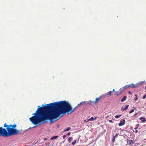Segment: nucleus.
Instances as JSON below:
<instances>
[{
	"label": "nucleus",
	"mask_w": 146,
	"mask_h": 146,
	"mask_svg": "<svg viewBox=\"0 0 146 146\" xmlns=\"http://www.w3.org/2000/svg\"><path fill=\"white\" fill-rule=\"evenodd\" d=\"M40 106H38V108L35 113L32 114L34 115L29 118L33 124L36 125L45 120L51 122L53 119L57 118V102L47 104L42 107L39 108Z\"/></svg>",
	"instance_id": "nucleus-1"
},
{
	"label": "nucleus",
	"mask_w": 146,
	"mask_h": 146,
	"mask_svg": "<svg viewBox=\"0 0 146 146\" xmlns=\"http://www.w3.org/2000/svg\"><path fill=\"white\" fill-rule=\"evenodd\" d=\"M75 108L72 109L71 105L65 101L57 102V118L61 114L74 112Z\"/></svg>",
	"instance_id": "nucleus-2"
},
{
	"label": "nucleus",
	"mask_w": 146,
	"mask_h": 146,
	"mask_svg": "<svg viewBox=\"0 0 146 146\" xmlns=\"http://www.w3.org/2000/svg\"><path fill=\"white\" fill-rule=\"evenodd\" d=\"M3 126L6 127V129L0 127V136L5 137H8L13 135L19 134L22 130L10 127L9 125L5 123Z\"/></svg>",
	"instance_id": "nucleus-3"
},
{
	"label": "nucleus",
	"mask_w": 146,
	"mask_h": 146,
	"mask_svg": "<svg viewBox=\"0 0 146 146\" xmlns=\"http://www.w3.org/2000/svg\"><path fill=\"white\" fill-rule=\"evenodd\" d=\"M125 123V120L123 119H122L120 121V123L119 124V126H122Z\"/></svg>",
	"instance_id": "nucleus-4"
},
{
	"label": "nucleus",
	"mask_w": 146,
	"mask_h": 146,
	"mask_svg": "<svg viewBox=\"0 0 146 146\" xmlns=\"http://www.w3.org/2000/svg\"><path fill=\"white\" fill-rule=\"evenodd\" d=\"M96 119V117H95V118H94L93 117H92L91 118H90L88 119L87 120V121H86V122H88V121H94V120H95Z\"/></svg>",
	"instance_id": "nucleus-5"
},
{
	"label": "nucleus",
	"mask_w": 146,
	"mask_h": 146,
	"mask_svg": "<svg viewBox=\"0 0 146 146\" xmlns=\"http://www.w3.org/2000/svg\"><path fill=\"white\" fill-rule=\"evenodd\" d=\"M131 88H136L138 87V84L137 83L135 84H133L132 83L131 84Z\"/></svg>",
	"instance_id": "nucleus-6"
},
{
	"label": "nucleus",
	"mask_w": 146,
	"mask_h": 146,
	"mask_svg": "<svg viewBox=\"0 0 146 146\" xmlns=\"http://www.w3.org/2000/svg\"><path fill=\"white\" fill-rule=\"evenodd\" d=\"M127 143L129 145H132L134 143V142L132 140H128L127 141Z\"/></svg>",
	"instance_id": "nucleus-7"
},
{
	"label": "nucleus",
	"mask_w": 146,
	"mask_h": 146,
	"mask_svg": "<svg viewBox=\"0 0 146 146\" xmlns=\"http://www.w3.org/2000/svg\"><path fill=\"white\" fill-rule=\"evenodd\" d=\"M125 87H122L121 88H120L119 90V92L121 93V94L123 91L125 90Z\"/></svg>",
	"instance_id": "nucleus-8"
},
{
	"label": "nucleus",
	"mask_w": 146,
	"mask_h": 146,
	"mask_svg": "<svg viewBox=\"0 0 146 146\" xmlns=\"http://www.w3.org/2000/svg\"><path fill=\"white\" fill-rule=\"evenodd\" d=\"M131 84H129V85H126L124 87H125V89H127L129 88H131Z\"/></svg>",
	"instance_id": "nucleus-9"
},
{
	"label": "nucleus",
	"mask_w": 146,
	"mask_h": 146,
	"mask_svg": "<svg viewBox=\"0 0 146 146\" xmlns=\"http://www.w3.org/2000/svg\"><path fill=\"white\" fill-rule=\"evenodd\" d=\"M86 102V101H84V102L82 101L81 102L80 104H78V106H79L80 105H81V106L83 105Z\"/></svg>",
	"instance_id": "nucleus-10"
},
{
	"label": "nucleus",
	"mask_w": 146,
	"mask_h": 146,
	"mask_svg": "<svg viewBox=\"0 0 146 146\" xmlns=\"http://www.w3.org/2000/svg\"><path fill=\"white\" fill-rule=\"evenodd\" d=\"M127 97L126 96H124L123 98L121 99V102H123L126 99Z\"/></svg>",
	"instance_id": "nucleus-11"
},
{
	"label": "nucleus",
	"mask_w": 146,
	"mask_h": 146,
	"mask_svg": "<svg viewBox=\"0 0 146 146\" xmlns=\"http://www.w3.org/2000/svg\"><path fill=\"white\" fill-rule=\"evenodd\" d=\"M139 119L141 120L143 122H145L146 121L145 119L143 117H141L139 118Z\"/></svg>",
	"instance_id": "nucleus-12"
},
{
	"label": "nucleus",
	"mask_w": 146,
	"mask_h": 146,
	"mask_svg": "<svg viewBox=\"0 0 146 146\" xmlns=\"http://www.w3.org/2000/svg\"><path fill=\"white\" fill-rule=\"evenodd\" d=\"M115 94L117 96H119L121 94V93L119 91H116L115 92Z\"/></svg>",
	"instance_id": "nucleus-13"
},
{
	"label": "nucleus",
	"mask_w": 146,
	"mask_h": 146,
	"mask_svg": "<svg viewBox=\"0 0 146 146\" xmlns=\"http://www.w3.org/2000/svg\"><path fill=\"white\" fill-rule=\"evenodd\" d=\"M9 126H10V127H12L13 128H15L17 127V125L16 124H11L9 125Z\"/></svg>",
	"instance_id": "nucleus-14"
},
{
	"label": "nucleus",
	"mask_w": 146,
	"mask_h": 146,
	"mask_svg": "<svg viewBox=\"0 0 146 146\" xmlns=\"http://www.w3.org/2000/svg\"><path fill=\"white\" fill-rule=\"evenodd\" d=\"M128 107L129 105H127L125 108H121V110L123 111L126 110L128 109Z\"/></svg>",
	"instance_id": "nucleus-15"
},
{
	"label": "nucleus",
	"mask_w": 146,
	"mask_h": 146,
	"mask_svg": "<svg viewBox=\"0 0 146 146\" xmlns=\"http://www.w3.org/2000/svg\"><path fill=\"white\" fill-rule=\"evenodd\" d=\"M112 91H110L109 92H108V93H106V94L108 96H111L112 95Z\"/></svg>",
	"instance_id": "nucleus-16"
},
{
	"label": "nucleus",
	"mask_w": 146,
	"mask_h": 146,
	"mask_svg": "<svg viewBox=\"0 0 146 146\" xmlns=\"http://www.w3.org/2000/svg\"><path fill=\"white\" fill-rule=\"evenodd\" d=\"M71 128L70 127H68L67 129H65L64 131H63V132H66V131H68L69 130H70V129H71Z\"/></svg>",
	"instance_id": "nucleus-17"
},
{
	"label": "nucleus",
	"mask_w": 146,
	"mask_h": 146,
	"mask_svg": "<svg viewBox=\"0 0 146 146\" xmlns=\"http://www.w3.org/2000/svg\"><path fill=\"white\" fill-rule=\"evenodd\" d=\"M58 137V136H53L52 137H51L50 139H51V140H54V139H56L57 137Z\"/></svg>",
	"instance_id": "nucleus-18"
},
{
	"label": "nucleus",
	"mask_w": 146,
	"mask_h": 146,
	"mask_svg": "<svg viewBox=\"0 0 146 146\" xmlns=\"http://www.w3.org/2000/svg\"><path fill=\"white\" fill-rule=\"evenodd\" d=\"M72 139V137H70L68 139V140L69 143H70L71 142V141Z\"/></svg>",
	"instance_id": "nucleus-19"
},
{
	"label": "nucleus",
	"mask_w": 146,
	"mask_h": 146,
	"mask_svg": "<svg viewBox=\"0 0 146 146\" xmlns=\"http://www.w3.org/2000/svg\"><path fill=\"white\" fill-rule=\"evenodd\" d=\"M135 98L134 99V100L135 101H137L138 100V97L137 95L136 94H135Z\"/></svg>",
	"instance_id": "nucleus-20"
},
{
	"label": "nucleus",
	"mask_w": 146,
	"mask_h": 146,
	"mask_svg": "<svg viewBox=\"0 0 146 146\" xmlns=\"http://www.w3.org/2000/svg\"><path fill=\"white\" fill-rule=\"evenodd\" d=\"M76 140H74V141L72 142V144L73 145H75L76 144Z\"/></svg>",
	"instance_id": "nucleus-21"
},
{
	"label": "nucleus",
	"mask_w": 146,
	"mask_h": 146,
	"mask_svg": "<svg viewBox=\"0 0 146 146\" xmlns=\"http://www.w3.org/2000/svg\"><path fill=\"white\" fill-rule=\"evenodd\" d=\"M101 97V96L99 98H97L96 99V101L95 102L96 103L99 100L100 98Z\"/></svg>",
	"instance_id": "nucleus-22"
},
{
	"label": "nucleus",
	"mask_w": 146,
	"mask_h": 146,
	"mask_svg": "<svg viewBox=\"0 0 146 146\" xmlns=\"http://www.w3.org/2000/svg\"><path fill=\"white\" fill-rule=\"evenodd\" d=\"M121 115H117L115 116V117L116 118H119L121 116Z\"/></svg>",
	"instance_id": "nucleus-23"
},
{
	"label": "nucleus",
	"mask_w": 146,
	"mask_h": 146,
	"mask_svg": "<svg viewBox=\"0 0 146 146\" xmlns=\"http://www.w3.org/2000/svg\"><path fill=\"white\" fill-rule=\"evenodd\" d=\"M119 135V133L116 134V135H115L113 137L115 138L117 137L118 136V135Z\"/></svg>",
	"instance_id": "nucleus-24"
},
{
	"label": "nucleus",
	"mask_w": 146,
	"mask_h": 146,
	"mask_svg": "<svg viewBox=\"0 0 146 146\" xmlns=\"http://www.w3.org/2000/svg\"><path fill=\"white\" fill-rule=\"evenodd\" d=\"M143 82V81H141V82H139V83H137L138 84V85H140V84H142Z\"/></svg>",
	"instance_id": "nucleus-25"
},
{
	"label": "nucleus",
	"mask_w": 146,
	"mask_h": 146,
	"mask_svg": "<svg viewBox=\"0 0 146 146\" xmlns=\"http://www.w3.org/2000/svg\"><path fill=\"white\" fill-rule=\"evenodd\" d=\"M115 141V138L114 137H113L112 139V141L113 142H114Z\"/></svg>",
	"instance_id": "nucleus-26"
},
{
	"label": "nucleus",
	"mask_w": 146,
	"mask_h": 146,
	"mask_svg": "<svg viewBox=\"0 0 146 146\" xmlns=\"http://www.w3.org/2000/svg\"><path fill=\"white\" fill-rule=\"evenodd\" d=\"M146 94H145V95H144L143 97V99H145L146 98V95H145Z\"/></svg>",
	"instance_id": "nucleus-27"
},
{
	"label": "nucleus",
	"mask_w": 146,
	"mask_h": 146,
	"mask_svg": "<svg viewBox=\"0 0 146 146\" xmlns=\"http://www.w3.org/2000/svg\"><path fill=\"white\" fill-rule=\"evenodd\" d=\"M134 111V110H131V111H129V113H132Z\"/></svg>",
	"instance_id": "nucleus-28"
},
{
	"label": "nucleus",
	"mask_w": 146,
	"mask_h": 146,
	"mask_svg": "<svg viewBox=\"0 0 146 146\" xmlns=\"http://www.w3.org/2000/svg\"><path fill=\"white\" fill-rule=\"evenodd\" d=\"M66 137V135H64L63 136V139H65V137Z\"/></svg>",
	"instance_id": "nucleus-29"
},
{
	"label": "nucleus",
	"mask_w": 146,
	"mask_h": 146,
	"mask_svg": "<svg viewBox=\"0 0 146 146\" xmlns=\"http://www.w3.org/2000/svg\"><path fill=\"white\" fill-rule=\"evenodd\" d=\"M138 130H136L135 131H134V130L133 131V132H135V133H137L138 132Z\"/></svg>",
	"instance_id": "nucleus-30"
},
{
	"label": "nucleus",
	"mask_w": 146,
	"mask_h": 146,
	"mask_svg": "<svg viewBox=\"0 0 146 146\" xmlns=\"http://www.w3.org/2000/svg\"><path fill=\"white\" fill-rule=\"evenodd\" d=\"M50 142H48L47 143H46L45 145H49L50 144Z\"/></svg>",
	"instance_id": "nucleus-31"
},
{
	"label": "nucleus",
	"mask_w": 146,
	"mask_h": 146,
	"mask_svg": "<svg viewBox=\"0 0 146 146\" xmlns=\"http://www.w3.org/2000/svg\"><path fill=\"white\" fill-rule=\"evenodd\" d=\"M139 125V124H138L136 125V127H138Z\"/></svg>",
	"instance_id": "nucleus-32"
},
{
	"label": "nucleus",
	"mask_w": 146,
	"mask_h": 146,
	"mask_svg": "<svg viewBox=\"0 0 146 146\" xmlns=\"http://www.w3.org/2000/svg\"><path fill=\"white\" fill-rule=\"evenodd\" d=\"M70 132H69L67 134V135H70Z\"/></svg>",
	"instance_id": "nucleus-33"
},
{
	"label": "nucleus",
	"mask_w": 146,
	"mask_h": 146,
	"mask_svg": "<svg viewBox=\"0 0 146 146\" xmlns=\"http://www.w3.org/2000/svg\"><path fill=\"white\" fill-rule=\"evenodd\" d=\"M108 121L112 123V121L111 120H109Z\"/></svg>",
	"instance_id": "nucleus-34"
},
{
	"label": "nucleus",
	"mask_w": 146,
	"mask_h": 146,
	"mask_svg": "<svg viewBox=\"0 0 146 146\" xmlns=\"http://www.w3.org/2000/svg\"><path fill=\"white\" fill-rule=\"evenodd\" d=\"M138 128V127H135L134 128V129H135V130H136Z\"/></svg>",
	"instance_id": "nucleus-35"
},
{
	"label": "nucleus",
	"mask_w": 146,
	"mask_h": 146,
	"mask_svg": "<svg viewBox=\"0 0 146 146\" xmlns=\"http://www.w3.org/2000/svg\"><path fill=\"white\" fill-rule=\"evenodd\" d=\"M129 93L130 94H132V93H131L130 91L129 92Z\"/></svg>",
	"instance_id": "nucleus-36"
},
{
	"label": "nucleus",
	"mask_w": 146,
	"mask_h": 146,
	"mask_svg": "<svg viewBox=\"0 0 146 146\" xmlns=\"http://www.w3.org/2000/svg\"><path fill=\"white\" fill-rule=\"evenodd\" d=\"M115 91V89H113V91H112V92H114Z\"/></svg>",
	"instance_id": "nucleus-37"
},
{
	"label": "nucleus",
	"mask_w": 146,
	"mask_h": 146,
	"mask_svg": "<svg viewBox=\"0 0 146 146\" xmlns=\"http://www.w3.org/2000/svg\"><path fill=\"white\" fill-rule=\"evenodd\" d=\"M36 143H35V144L34 143H33V145H35L36 144Z\"/></svg>",
	"instance_id": "nucleus-38"
},
{
	"label": "nucleus",
	"mask_w": 146,
	"mask_h": 146,
	"mask_svg": "<svg viewBox=\"0 0 146 146\" xmlns=\"http://www.w3.org/2000/svg\"><path fill=\"white\" fill-rule=\"evenodd\" d=\"M46 140V139H44V140L45 141V140Z\"/></svg>",
	"instance_id": "nucleus-39"
},
{
	"label": "nucleus",
	"mask_w": 146,
	"mask_h": 146,
	"mask_svg": "<svg viewBox=\"0 0 146 146\" xmlns=\"http://www.w3.org/2000/svg\"><path fill=\"white\" fill-rule=\"evenodd\" d=\"M137 114V113H136V114H135V115H136Z\"/></svg>",
	"instance_id": "nucleus-40"
},
{
	"label": "nucleus",
	"mask_w": 146,
	"mask_h": 146,
	"mask_svg": "<svg viewBox=\"0 0 146 146\" xmlns=\"http://www.w3.org/2000/svg\"><path fill=\"white\" fill-rule=\"evenodd\" d=\"M25 146H27V145H25Z\"/></svg>",
	"instance_id": "nucleus-41"
}]
</instances>
